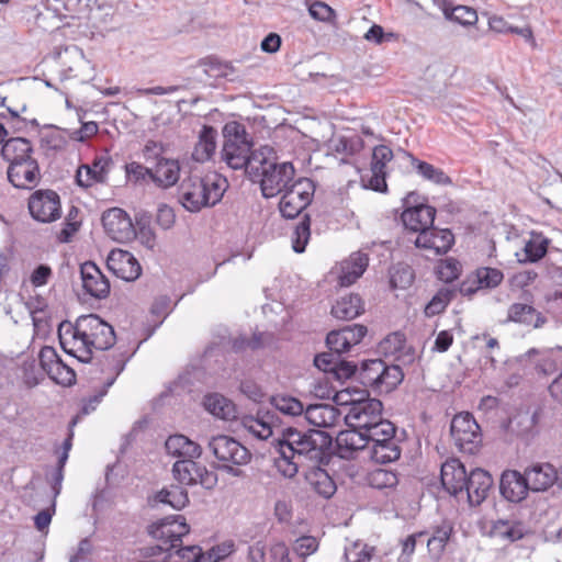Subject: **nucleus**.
Listing matches in <instances>:
<instances>
[{
  "mask_svg": "<svg viewBox=\"0 0 562 562\" xmlns=\"http://www.w3.org/2000/svg\"><path fill=\"white\" fill-rule=\"evenodd\" d=\"M58 334L64 351L81 362H90L95 351L110 349L116 340L113 327L97 314L61 325Z\"/></svg>",
  "mask_w": 562,
  "mask_h": 562,
  "instance_id": "f257e3e1",
  "label": "nucleus"
},
{
  "mask_svg": "<svg viewBox=\"0 0 562 562\" xmlns=\"http://www.w3.org/2000/svg\"><path fill=\"white\" fill-rule=\"evenodd\" d=\"M223 137L222 159L233 169L245 168L248 176L257 172L263 154L251 153V143L247 138L246 127L236 121L227 122L223 127Z\"/></svg>",
  "mask_w": 562,
  "mask_h": 562,
  "instance_id": "f03ea898",
  "label": "nucleus"
},
{
  "mask_svg": "<svg viewBox=\"0 0 562 562\" xmlns=\"http://www.w3.org/2000/svg\"><path fill=\"white\" fill-rule=\"evenodd\" d=\"M227 187L226 178L214 171L202 178L189 176L180 186V200L187 210L198 212L220 202Z\"/></svg>",
  "mask_w": 562,
  "mask_h": 562,
  "instance_id": "7ed1b4c3",
  "label": "nucleus"
},
{
  "mask_svg": "<svg viewBox=\"0 0 562 562\" xmlns=\"http://www.w3.org/2000/svg\"><path fill=\"white\" fill-rule=\"evenodd\" d=\"M358 378L363 386L378 394H387L397 387L404 374L400 366L386 364L381 359H370L362 362Z\"/></svg>",
  "mask_w": 562,
  "mask_h": 562,
  "instance_id": "20e7f679",
  "label": "nucleus"
},
{
  "mask_svg": "<svg viewBox=\"0 0 562 562\" xmlns=\"http://www.w3.org/2000/svg\"><path fill=\"white\" fill-rule=\"evenodd\" d=\"M252 181H259L262 194L266 198H272L289 188L290 181L294 177V168L290 162L274 164L262 156L257 172H251Z\"/></svg>",
  "mask_w": 562,
  "mask_h": 562,
  "instance_id": "39448f33",
  "label": "nucleus"
},
{
  "mask_svg": "<svg viewBox=\"0 0 562 562\" xmlns=\"http://www.w3.org/2000/svg\"><path fill=\"white\" fill-rule=\"evenodd\" d=\"M162 146L155 140H147L144 147L146 161L154 160L151 167L153 182L161 188L169 189L180 179L181 167L178 159L161 156Z\"/></svg>",
  "mask_w": 562,
  "mask_h": 562,
  "instance_id": "423d86ee",
  "label": "nucleus"
},
{
  "mask_svg": "<svg viewBox=\"0 0 562 562\" xmlns=\"http://www.w3.org/2000/svg\"><path fill=\"white\" fill-rule=\"evenodd\" d=\"M451 437L456 447L469 454L479 451L482 445V432L475 418L470 413H459L451 422Z\"/></svg>",
  "mask_w": 562,
  "mask_h": 562,
  "instance_id": "0eeeda50",
  "label": "nucleus"
},
{
  "mask_svg": "<svg viewBox=\"0 0 562 562\" xmlns=\"http://www.w3.org/2000/svg\"><path fill=\"white\" fill-rule=\"evenodd\" d=\"M190 527L182 515L169 516L149 527V533L159 542L161 551H170L182 546V537L187 536Z\"/></svg>",
  "mask_w": 562,
  "mask_h": 562,
  "instance_id": "6e6552de",
  "label": "nucleus"
},
{
  "mask_svg": "<svg viewBox=\"0 0 562 562\" xmlns=\"http://www.w3.org/2000/svg\"><path fill=\"white\" fill-rule=\"evenodd\" d=\"M315 184L308 178H300L285 189L279 209L282 216L296 217L313 200Z\"/></svg>",
  "mask_w": 562,
  "mask_h": 562,
  "instance_id": "1a4fd4ad",
  "label": "nucleus"
},
{
  "mask_svg": "<svg viewBox=\"0 0 562 562\" xmlns=\"http://www.w3.org/2000/svg\"><path fill=\"white\" fill-rule=\"evenodd\" d=\"M175 479L186 485L200 484L205 488H212L217 476L213 471H209L204 465L186 458L177 461L172 468Z\"/></svg>",
  "mask_w": 562,
  "mask_h": 562,
  "instance_id": "9d476101",
  "label": "nucleus"
},
{
  "mask_svg": "<svg viewBox=\"0 0 562 562\" xmlns=\"http://www.w3.org/2000/svg\"><path fill=\"white\" fill-rule=\"evenodd\" d=\"M29 210L38 222H54L61 215L60 198L53 190H37L29 199Z\"/></svg>",
  "mask_w": 562,
  "mask_h": 562,
  "instance_id": "9b49d317",
  "label": "nucleus"
},
{
  "mask_svg": "<svg viewBox=\"0 0 562 562\" xmlns=\"http://www.w3.org/2000/svg\"><path fill=\"white\" fill-rule=\"evenodd\" d=\"M382 409L381 401L367 396L366 400L356 403V406L349 408L345 420L348 426L366 431L383 419Z\"/></svg>",
  "mask_w": 562,
  "mask_h": 562,
  "instance_id": "f8f14e48",
  "label": "nucleus"
},
{
  "mask_svg": "<svg viewBox=\"0 0 562 562\" xmlns=\"http://www.w3.org/2000/svg\"><path fill=\"white\" fill-rule=\"evenodd\" d=\"M368 266V255L356 251L337 262L335 267L331 268L329 274L339 286H350L364 273Z\"/></svg>",
  "mask_w": 562,
  "mask_h": 562,
  "instance_id": "ddd939ff",
  "label": "nucleus"
},
{
  "mask_svg": "<svg viewBox=\"0 0 562 562\" xmlns=\"http://www.w3.org/2000/svg\"><path fill=\"white\" fill-rule=\"evenodd\" d=\"M214 457L225 464L241 465L249 462L251 454L246 447L228 436L213 437L209 443Z\"/></svg>",
  "mask_w": 562,
  "mask_h": 562,
  "instance_id": "4468645a",
  "label": "nucleus"
},
{
  "mask_svg": "<svg viewBox=\"0 0 562 562\" xmlns=\"http://www.w3.org/2000/svg\"><path fill=\"white\" fill-rule=\"evenodd\" d=\"M105 233L115 241L125 243L135 236L134 225L130 215L120 207H112L102 214Z\"/></svg>",
  "mask_w": 562,
  "mask_h": 562,
  "instance_id": "2eb2a0df",
  "label": "nucleus"
},
{
  "mask_svg": "<svg viewBox=\"0 0 562 562\" xmlns=\"http://www.w3.org/2000/svg\"><path fill=\"white\" fill-rule=\"evenodd\" d=\"M454 241V235L450 229L431 226L417 235L415 246L430 251L435 256H441L446 255L452 248Z\"/></svg>",
  "mask_w": 562,
  "mask_h": 562,
  "instance_id": "dca6fc26",
  "label": "nucleus"
},
{
  "mask_svg": "<svg viewBox=\"0 0 562 562\" xmlns=\"http://www.w3.org/2000/svg\"><path fill=\"white\" fill-rule=\"evenodd\" d=\"M112 160L109 156H95L91 164L80 165L76 171V182L88 189L99 183H105Z\"/></svg>",
  "mask_w": 562,
  "mask_h": 562,
  "instance_id": "f3484780",
  "label": "nucleus"
},
{
  "mask_svg": "<svg viewBox=\"0 0 562 562\" xmlns=\"http://www.w3.org/2000/svg\"><path fill=\"white\" fill-rule=\"evenodd\" d=\"M393 159V150L386 145H378L372 150L370 162V177L368 187L374 191L384 192L386 190V168Z\"/></svg>",
  "mask_w": 562,
  "mask_h": 562,
  "instance_id": "a211bd4d",
  "label": "nucleus"
},
{
  "mask_svg": "<svg viewBox=\"0 0 562 562\" xmlns=\"http://www.w3.org/2000/svg\"><path fill=\"white\" fill-rule=\"evenodd\" d=\"M80 273L82 289L87 294L94 299H105L110 294V281L94 262L82 263Z\"/></svg>",
  "mask_w": 562,
  "mask_h": 562,
  "instance_id": "6ab92c4d",
  "label": "nucleus"
},
{
  "mask_svg": "<svg viewBox=\"0 0 562 562\" xmlns=\"http://www.w3.org/2000/svg\"><path fill=\"white\" fill-rule=\"evenodd\" d=\"M504 279L503 272L497 268L481 267L477 268L460 284V293L472 295L482 289L496 288Z\"/></svg>",
  "mask_w": 562,
  "mask_h": 562,
  "instance_id": "aec40b11",
  "label": "nucleus"
},
{
  "mask_svg": "<svg viewBox=\"0 0 562 562\" xmlns=\"http://www.w3.org/2000/svg\"><path fill=\"white\" fill-rule=\"evenodd\" d=\"M106 266L113 274L125 281H134L142 273L139 262L127 250L113 249L108 256Z\"/></svg>",
  "mask_w": 562,
  "mask_h": 562,
  "instance_id": "412c9836",
  "label": "nucleus"
},
{
  "mask_svg": "<svg viewBox=\"0 0 562 562\" xmlns=\"http://www.w3.org/2000/svg\"><path fill=\"white\" fill-rule=\"evenodd\" d=\"M367 327L363 325L346 326L338 330H331L327 335L326 344L330 351L341 355L358 345L367 335Z\"/></svg>",
  "mask_w": 562,
  "mask_h": 562,
  "instance_id": "4be33fe9",
  "label": "nucleus"
},
{
  "mask_svg": "<svg viewBox=\"0 0 562 562\" xmlns=\"http://www.w3.org/2000/svg\"><path fill=\"white\" fill-rule=\"evenodd\" d=\"M524 473L531 492H546L557 484V469L550 462H532Z\"/></svg>",
  "mask_w": 562,
  "mask_h": 562,
  "instance_id": "5701e85b",
  "label": "nucleus"
},
{
  "mask_svg": "<svg viewBox=\"0 0 562 562\" xmlns=\"http://www.w3.org/2000/svg\"><path fill=\"white\" fill-rule=\"evenodd\" d=\"M531 533L522 520L516 518L496 519L492 521L488 536L505 543H514Z\"/></svg>",
  "mask_w": 562,
  "mask_h": 562,
  "instance_id": "b1692460",
  "label": "nucleus"
},
{
  "mask_svg": "<svg viewBox=\"0 0 562 562\" xmlns=\"http://www.w3.org/2000/svg\"><path fill=\"white\" fill-rule=\"evenodd\" d=\"M8 179L19 189L31 190L35 188L41 179L37 161L33 158L9 165Z\"/></svg>",
  "mask_w": 562,
  "mask_h": 562,
  "instance_id": "393cba45",
  "label": "nucleus"
},
{
  "mask_svg": "<svg viewBox=\"0 0 562 562\" xmlns=\"http://www.w3.org/2000/svg\"><path fill=\"white\" fill-rule=\"evenodd\" d=\"M314 435H321L317 431L310 434H302L297 430L289 429L284 435V439L279 441V445L285 449V454L300 459L302 456L318 450V445L313 438Z\"/></svg>",
  "mask_w": 562,
  "mask_h": 562,
  "instance_id": "a878e982",
  "label": "nucleus"
},
{
  "mask_svg": "<svg viewBox=\"0 0 562 562\" xmlns=\"http://www.w3.org/2000/svg\"><path fill=\"white\" fill-rule=\"evenodd\" d=\"M499 491L504 498L513 503L521 502L531 492L529 485H527L525 473H520L517 470H506L503 472Z\"/></svg>",
  "mask_w": 562,
  "mask_h": 562,
  "instance_id": "bb28decb",
  "label": "nucleus"
},
{
  "mask_svg": "<svg viewBox=\"0 0 562 562\" xmlns=\"http://www.w3.org/2000/svg\"><path fill=\"white\" fill-rule=\"evenodd\" d=\"M436 209L427 204L407 207L403 211L401 220L405 228L420 234L432 226L436 217Z\"/></svg>",
  "mask_w": 562,
  "mask_h": 562,
  "instance_id": "cd10ccee",
  "label": "nucleus"
},
{
  "mask_svg": "<svg viewBox=\"0 0 562 562\" xmlns=\"http://www.w3.org/2000/svg\"><path fill=\"white\" fill-rule=\"evenodd\" d=\"M440 479L443 487L457 496L464 491L468 475L464 465L458 459H450L441 465Z\"/></svg>",
  "mask_w": 562,
  "mask_h": 562,
  "instance_id": "c85d7f7f",
  "label": "nucleus"
},
{
  "mask_svg": "<svg viewBox=\"0 0 562 562\" xmlns=\"http://www.w3.org/2000/svg\"><path fill=\"white\" fill-rule=\"evenodd\" d=\"M493 484L492 476L482 469L471 471L464 491L471 505H480L487 496Z\"/></svg>",
  "mask_w": 562,
  "mask_h": 562,
  "instance_id": "c756f323",
  "label": "nucleus"
},
{
  "mask_svg": "<svg viewBox=\"0 0 562 562\" xmlns=\"http://www.w3.org/2000/svg\"><path fill=\"white\" fill-rule=\"evenodd\" d=\"M337 452L344 459H350L352 454L368 446L366 432L358 428L340 431L336 437Z\"/></svg>",
  "mask_w": 562,
  "mask_h": 562,
  "instance_id": "7c9ffc66",
  "label": "nucleus"
},
{
  "mask_svg": "<svg viewBox=\"0 0 562 562\" xmlns=\"http://www.w3.org/2000/svg\"><path fill=\"white\" fill-rule=\"evenodd\" d=\"M306 420L314 427L331 428L340 420V412L329 404H315L306 407L304 412Z\"/></svg>",
  "mask_w": 562,
  "mask_h": 562,
  "instance_id": "2f4dec72",
  "label": "nucleus"
},
{
  "mask_svg": "<svg viewBox=\"0 0 562 562\" xmlns=\"http://www.w3.org/2000/svg\"><path fill=\"white\" fill-rule=\"evenodd\" d=\"M507 319L509 322L531 326L532 328H540L547 322V318L539 311L532 305L525 303L512 304L507 312Z\"/></svg>",
  "mask_w": 562,
  "mask_h": 562,
  "instance_id": "473e14b6",
  "label": "nucleus"
},
{
  "mask_svg": "<svg viewBox=\"0 0 562 562\" xmlns=\"http://www.w3.org/2000/svg\"><path fill=\"white\" fill-rule=\"evenodd\" d=\"M217 132L213 126L203 125L192 151V159L205 162L212 159L216 150Z\"/></svg>",
  "mask_w": 562,
  "mask_h": 562,
  "instance_id": "72a5a7b5",
  "label": "nucleus"
},
{
  "mask_svg": "<svg viewBox=\"0 0 562 562\" xmlns=\"http://www.w3.org/2000/svg\"><path fill=\"white\" fill-rule=\"evenodd\" d=\"M364 312V302L359 294H348L338 299L331 306V315L335 318L349 321Z\"/></svg>",
  "mask_w": 562,
  "mask_h": 562,
  "instance_id": "f704fd0d",
  "label": "nucleus"
},
{
  "mask_svg": "<svg viewBox=\"0 0 562 562\" xmlns=\"http://www.w3.org/2000/svg\"><path fill=\"white\" fill-rule=\"evenodd\" d=\"M165 447L170 456L183 459H195L202 453L200 445L183 435L170 436L166 440Z\"/></svg>",
  "mask_w": 562,
  "mask_h": 562,
  "instance_id": "c9c22d12",
  "label": "nucleus"
},
{
  "mask_svg": "<svg viewBox=\"0 0 562 562\" xmlns=\"http://www.w3.org/2000/svg\"><path fill=\"white\" fill-rule=\"evenodd\" d=\"M2 156L10 165L33 159L31 142L23 137L8 139L2 146Z\"/></svg>",
  "mask_w": 562,
  "mask_h": 562,
  "instance_id": "e433bc0d",
  "label": "nucleus"
},
{
  "mask_svg": "<svg viewBox=\"0 0 562 562\" xmlns=\"http://www.w3.org/2000/svg\"><path fill=\"white\" fill-rule=\"evenodd\" d=\"M453 535V526L450 521H442L436 526L431 536L427 539V549L429 554L439 559L445 552L446 546Z\"/></svg>",
  "mask_w": 562,
  "mask_h": 562,
  "instance_id": "4c0bfd02",
  "label": "nucleus"
},
{
  "mask_svg": "<svg viewBox=\"0 0 562 562\" xmlns=\"http://www.w3.org/2000/svg\"><path fill=\"white\" fill-rule=\"evenodd\" d=\"M306 480L311 488L318 495L329 498L336 492V484L329 474L321 469L314 468L306 474Z\"/></svg>",
  "mask_w": 562,
  "mask_h": 562,
  "instance_id": "58836bf2",
  "label": "nucleus"
},
{
  "mask_svg": "<svg viewBox=\"0 0 562 562\" xmlns=\"http://www.w3.org/2000/svg\"><path fill=\"white\" fill-rule=\"evenodd\" d=\"M411 166L422 176L425 180L431 181L436 184L447 186L451 183L449 176L443 170L436 168L434 165L419 160L412 154H407Z\"/></svg>",
  "mask_w": 562,
  "mask_h": 562,
  "instance_id": "ea45409f",
  "label": "nucleus"
},
{
  "mask_svg": "<svg viewBox=\"0 0 562 562\" xmlns=\"http://www.w3.org/2000/svg\"><path fill=\"white\" fill-rule=\"evenodd\" d=\"M203 405L212 415L231 419L235 417V405L221 394H207L204 396Z\"/></svg>",
  "mask_w": 562,
  "mask_h": 562,
  "instance_id": "a19ab883",
  "label": "nucleus"
},
{
  "mask_svg": "<svg viewBox=\"0 0 562 562\" xmlns=\"http://www.w3.org/2000/svg\"><path fill=\"white\" fill-rule=\"evenodd\" d=\"M334 393V401L337 405L340 406H350L352 408L356 406V403L362 402L368 396V391L364 389H357V387H346L340 391H330L328 390L327 393H322L321 396H327L329 397ZM316 394L319 395V393L316 391Z\"/></svg>",
  "mask_w": 562,
  "mask_h": 562,
  "instance_id": "79ce46f5",
  "label": "nucleus"
},
{
  "mask_svg": "<svg viewBox=\"0 0 562 562\" xmlns=\"http://www.w3.org/2000/svg\"><path fill=\"white\" fill-rule=\"evenodd\" d=\"M156 499L159 503L168 504L175 509H182L189 503L188 492L178 485L170 488H162L157 493Z\"/></svg>",
  "mask_w": 562,
  "mask_h": 562,
  "instance_id": "37998d69",
  "label": "nucleus"
},
{
  "mask_svg": "<svg viewBox=\"0 0 562 562\" xmlns=\"http://www.w3.org/2000/svg\"><path fill=\"white\" fill-rule=\"evenodd\" d=\"M442 11L446 19L464 26L475 25L479 21L476 10L468 5L445 7Z\"/></svg>",
  "mask_w": 562,
  "mask_h": 562,
  "instance_id": "c03bdc74",
  "label": "nucleus"
},
{
  "mask_svg": "<svg viewBox=\"0 0 562 562\" xmlns=\"http://www.w3.org/2000/svg\"><path fill=\"white\" fill-rule=\"evenodd\" d=\"M401 456V449L396 439L389 440L385 443L371 446V459L376 463H390L397 460Z\"/></svg>",
  "mask_w": 562,
  "mask_h": 562,
  "instance_id": "a18cd8bd",
  "label": "nucleus"
},
{
  "mask_svg": "<svg viewBox=\"0 0 562 562\" xmlns=\"http://www.w3.org/2000/svg\"><path fill=\"white\" fill-rule=\"evenodd\" d=\"M364 432L368 438V443L380 445L395 439L396 428L391 422L382 419Z\"/></svg>",
  "mask_w": 562,
  "mask_h": 562,
  "instance_id": "49530a36",
  "label": "nucleus"
},
{
  "mask_svg": "<svg viewBox=\"0 0 562 562\" xmlns=\"http://www.w3.org/2000/svg\"><path fill=\"white\" fill-rule=\"evenodd\" d=\"M454 296V291L448 288L440 289L425 306L424 313L427 317L436 316L447 308Z\"/></svg>",
  "mask_w": 562,
  "mask_h": 562,
  "instance_id": "de8ad7c7",
  "label": "nucleus"
},
{
  "mask_svg": "<svg viewBox=\"0 0 562 562\" xmlns=\"http://www.w3.org/2000/svg\"><path fill=\"white\" fill-rule=\"evenodd\" d=\"M335 151L345 157H352L361 153L364 148L363 139L357 135L340 136L334 145Z\"/></svg>",
  "mask_w": 562,
  "mask_h": 562,
  "instance_id": "09e8293b",
  "label": "nucleus"
},
{
  "mask_svg": "<svg viewBox=\"0 0 562 562\" xmlns=\"http://www.w3.org/2000/svg\"><path fill=\"white\" fill-rule=\"evenodd\" d=\"M311 237V220L305 215L294 227L291 235L292 247L295 252H303Z\"/></svg>",
  "mask_w": 562,
  "mask_h": 562,
  "instance_id": "8fccbe9b",
  "label": "nucleus"
},
{
  "mask_svg": "<svg viewBox=\"0 0 562 562\" xmlns=\"http://www.w3.org/2000/svg\"><path fill=\"white\" fill-rule=\"evenodd\" d=\"M284 452L285 449L279 445V457L274 459V467L282 476L291 479L297 473L299 459Z\"/></svg>",
  "mask_w": 562,
  "mask_h": 562,
  "instance_id": "3c124183",
  "label": "nucleus"
},
{
  "mask_svg": "<svg viewBox=\"0 0 562 562\" xmlns=\"http://www.w3.org/2000/svg\"><path fill=\"white\" fill-rule=\"evenodd\" d=\"M368 482L374 488H387L397 484V476L386 469H375L368 474Z\"/></svg>",
  "mask_w": 562,
  "mask_h": 562,
  "instance_id": "603ef678",
  "label": "nucleus"
},
{
  "mask_svg": "<svg viewBox=\"0 0 562 562\" xmlns=\"http://www.w3.org/2000/svg\"><path fill=\"white\" fill-rule=\"evenodd\" d=\"M272 403L278 411L286 415L297 416L305 412L303 403L292 396L277 395Z\"/></svg>",
  "mask_w": 562,
  "mask_h": 562,
  "instance_id": "864d4df0",
  "label": "nucleus"
},
{
  "mask_svg": "<svg viewBox=\"0 0 562 562\" xmlns=\"http://www.w3.org/2000/svg\"><path fill=\"white\" fill-rule=\"evenodd\" d=\"M47 375L57 384L65 386H70L76 382V372L65 364L63 360H59L56 366L47 372Z\"/></svg>",
  "mask_w": 562,
  "mask_h": 562,
  "instance_id": "5fc2aeb1",
  "label": "nucleus"
},
{
  "mask_svg": "<svg viewBox=\"0 0 562 562\" xmlns=\"http://www.w3.org/2000/svg\"><path fill=\"white\" fill-rule=\"evenodd\" d=\"M461 272L460 262L453 258L441 260L437 266V277L446 282H452L459 278Z\"/></svg>",
  "mask_w": 562,
  "mask_h": 562,
  "instance_id": "6e6d98bb",
  "label": "nucleus"
},
{
  "mask_svg": "<svg viewBox=\"0 0 562 562\" xmlns=\"http://www.w3.org/2000/svg\"><path fill=\"white\" fill-rule=\"evenodd\" d=\"M243 424L250 434L259 439H268L272 436V426L263 418L246 417Z\"/></svg>",
  "mask_w": 562,
  "mask_h": 562,
  "instance_id": "4d7b16f0",
  "label": "nucleus"
},
{
  "mask_svg": "<svg viewBox=\"0 0 562 562\" xmlns=\"http://www.w3.org/2000/svg\"><path fill=\"white\" fill-rule=\"evenodd\" d=\"M406 339L404 334L400 331L392 333L387 335L381 342H380V350L384 352L385 355L395 356L400 351L403 350L405 346Z\"/></svg>",
  "mask_w": 562,
  "mask_h": 562,
  "instance_id": "13d9d810",
  "label": "nucleus"
},
{
  "mask_svg": "<svg viewBox=\"0 0 562 562\" xmlns=\"http://www.w3.org/2000/svg\"><path fill=\"white\" fill-rule=\"evenodd\" d=\"M548 250V240L539 236L531 238L525 247V252L530 261H538L543 258Z\"/></svg>",
  "mask_w": 562,
  "mask_h": 562,
  "instance_id": "bf43d9fd",
  "label": "nucleus"
},
{
  "mask_svg": "<svg viewBox=\"0 0 562 562\" xmlns=\"http://www.w3.org/2000/svg\"><path fill=\"white\" fill-rule=\"evenodd\" d=\"M414 281V272L411 267L404 266L394 269L391 273V285L393 289H405Z\"/></svg>",
  "mask_w": 562,
  "mask_h": 562,
  "instance_id": "052dcab7",
  "label": "nucleus"
},
{
  "mask_svg": "<svg viewBox=\"0 0 562 562\" xmlns=\"http://www.w3.org/2000/svg\"><path fill=\"white\" fill-rule=\"evenodd\" d=\"M308 12L314 20L322 22H333L336 18L334 9L323 1L311 3Z\"/></svg>",
  "mask_w": 562,
  "mask_h": 562,
  "instance_id": "680f3d73",
  "label": "nucleus"
},
{
  "mask_svg": "<svg viewBox=\"0 0 562 562\" xmlns=\"http://www.w3.org/2000/svg\"><path fill=\"white\" fill-rule=\"evenodd\" d=\"M125 171L127 177L135 182L144 181L147 178L153 181L151 167L143 166L139 162L132 161L127 164L125 166Z\"/></svg>",
  "mask_w": 562,
  "mask_h": 562,
  "instance_id": "e2e57ef3",
  "label": "nucleus"
},
{
  "mask_svg": "<svg viewBox=\"0 0 562 562\" xmlns=\"http://www.w3.org/2000/svg\"><path fill=\"white\" fill-rule=\"evenodd\" d=\"M318 548V542L316 540V538L312 537V536H303V537H300L299 539H296L294 546H293V551L302 557V558H305V557H308L311 555L312 553H314Z\"/></svg>",
  "mask_w": 562,
  "mask_h": 562,
  "instance_id": "0e129e2a",
  "label": "nucleus"
},
{
  "mask_svg": "<svg viewBox=\"0 0 562 562\" xmlns=\"http://www.w3.org/2000/svg\"><path fill=\"white\" fill-rule=\"evenodd\" d=\"M427 536L426 531H419L413 535H409L403 542H402V553L398 558L400 562H408L411 560V557L415 552L417 540L424 538Z\"/></svg>",
  "mask_w": 562,
  "mask_h": 562,
  "instance_id": "69168bd1",
  "label": "nucleus"
},
{
  "mask_svg": "<svg viewBox=\"0 0 562 562\" xmlns=\"http://www.w3.org/2000/svg\"><path fill=\"white\" fill-rule=\"evenodd\" d=\"M38 358L41 368L46 373L50 371V369L54 368L59 360H61L57 355L55 348L49 346H44L41 349Z\"/></svg>",
  "mask_w": 562,
  "mask_h": 562,
  "instance_id": "338daca9",
  "label": "nucleus"
},
{
  "mask_svg": "<svg viewBox=\"0 0 562 562\" xmlns=\"http://www.w3.org/2000/svg\"><path fill=\"white\" fill-rule=\"evenodd\" d=\"M53 276L50 267L46 265H40L36 267L30 276V282L34 288L44 286L48 283Z\"/></svg>",
  "mask_w": 562,
  "mask_h": 562,
  "instance_id": "774afa93",
  "label": "nucleus"
}]
</instances>
